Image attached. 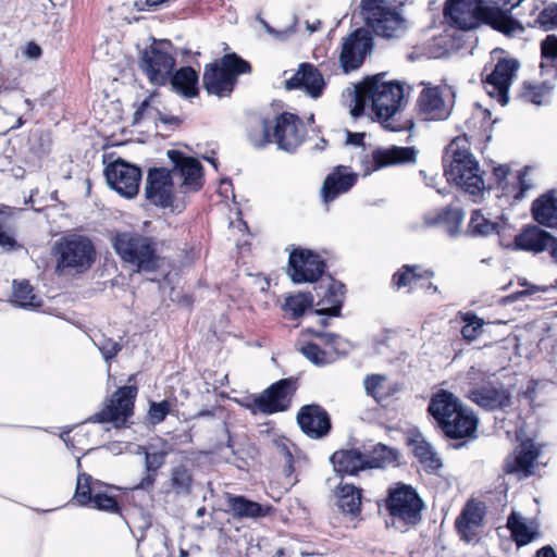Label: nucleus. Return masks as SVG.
Returning a JSON list of instances; mask_svg holds the SVG:
<instances>
[{
  "mask_svg": "<svg viewBox=\"0 0 557 557\" xmlns=\"http://www.w3.org/2000/svg\"><path fill=\"white\" fill-rule=\"evenodd\" d=\"M462 407L459 399L447 391H440L430 400L429 412L435 419L440 428Z\"/></svg>",
  "mask_w": 557,
  "mask_h": 557,
  "instance_id": "7c9ffc66",
  "label": "nucleus"
},
{
  "mask_svg": "<svg viewBox=\"0 0 557 557\" xmlns=\"http://www.w3.org/2000/svg\"><path fill=\"white\" fill-rule=\"evenodd\" d=\"M385 507L393 524L405 527L420 522L424 504L411 485L395 483L388 488Z\"/></svg>",
  "mask_w": 557,
  "mask_h": 557,
  "instance_id": "1a4fd4ad",
  "label": "nucleus"
},
{
  "mask_svg": "<svg viewBox=\"0 0 557 557\" xmlns=\"http://www.w3.org/2000/svg\"><path fill=\"white\" fill-rule=\"evenodd\" d=\"M168 449L159 451H149L145 446H138V454L145 456V475L139 483L134 487L135 490L151 491L156 484L158 471L164 466L165 459L169 455Z\"/></svg>",
  "mask_w": 557,
  "mask_h": 557,
  "instance_id": "c756f323",
  "label": "nucleus"
},
{
  "mask_svg": "<svg viewBox=\"0 0 557 557\" xmlns=\"http://www.w3.org/2000/svg\"><path fill=\"white\" fill-rule=\"evenodd\" d=\"M301 354L313 364L315 366H324L333 361L332 356L321 349L314 343H307L300 347Z\"/></svg>",
  "mask_w": 557,
  "mask_h": 557,
  "instance_id": "603ef678",
  "label": "nucleus"
},
{
  "mask_svg": "<svg viewBox=\"0 0 557 557\" xmlns=\"http://www.w3.org/2000/svg\"><path fill=\"white\" fill-rule=\"evenodd\" d=\"M168 157L173 163L172 171L164 168H153L148 171L145 196L152 205L169 208L174 202L173 176L182 181L183 193L197 191L202 187V166L191 157L177 150H169Z\"/></svg>",
  "mask_w": 557,
  "mask_h": 557,
  "instance_id": "f257e3e1",
  "label": "nucleus"
},
{
  "mask_svg": "<svg viewBox=\"0 0 557 557\" xmlns=\"http://www.w3.org/2000/svg\"><path fill=\"white\" fill-rule=\"evenodd\" d=\"M542 57L544 59L557 58V36L548 35L541 45Z\"/></svg>",
  "mask_w": 557,
  "mask_h": 557,
  "instance_id": "bf43d9fd",
  "label": "nucleus"
},
{
  "mask_svg": "<svg viewBox=\"0 0 557 557\" xmlns=\"http://www.w3.org/2000/svg\"><path fill=\"white\" fill-rule=\"evenodd\" d=\"M483 520V510L479 504L468 503L462 510L460 518L457 519L456 525L460 533L466 534L478 528Z\"/></svg>",
  "mask_w": 557,
  "mask_h": 557,
  "instance_id": "c03bdc74",
  "label": "nucleus"
},
{
  "mask_svg": "<svg viewBox=\"0 0 557 557\" xmlns=\"http://www.w3.org/2000/svg\"><path fill=\"white\" fill-rule=\"evenodd\" d=\"M443 164L447 182L456 184L473 196L483 191V171L470 151L466 135L456 137L446 147Z\"/></svg>",
  "mask_w": 557,
  "mask_h": 557,
  "instance_id": "7ed1b4c3",
  "label": "nucleus"
},
{
  "mask_svg": "<svg viewBox=\"0 0 557 557\" xmlns=\"http://www.w3.org/2000/svg\"><path fill=\"white\" fill-rule=\"evenodd\" d=\"M273 445L275 447L276 454L284 459L288 473H292L294 471V456L292 451L294 445L285 437L273 440Z\"/></svg>",
  "mask_w": 557,
  "mask_h": 557,
  "instance_id": "4d7b16f0",
  "label": "nucleus"
},
{
  "mask_svg": "<svg viewBox=\"0 0 557 557\" xmlns=\"http://www.w3.org/2000/svg\"><path fill=\"white\" fill-rule=\"evenodd\" d=\"M313 304V296L310 293H298L286 297L283 309L290 312L294 319L301 317Z\"/></svg>",
  "mask_w": 557,
  "mask_h": 557,
  "instance_id": "de8ad7c7",
  "label": "nucleus"
},
{
  "mask_svg": "<svg viewBox=\"0 0 557 557\" xmlns=\"http://www.w3.org/2000/svg\"><path fill=\"white\" fill-rule=\"evenodd\" d=\"M528 26L540 25L545 29H549L553 26H557V4H550L543 9L533 22L528 21Z\"/></svg>",
  "mask_w": 557,
  "mask_h": 557,
  "instance_id": "6e6d98bb",
  "label": "nucleus"
},
{
  "mask_svg": "<svg viewBox=\"0 0 557 557\" xmlns=\"http://www.w3.org/2000/svg\"><path fill=\"white\" fill-rule=\"evenodd\" d=\"M334 470L341 474H356L368 468L367 455L356 449L338 450L331 456Z\"/></svg>",
  "mask_w": 557,
  "mask_h": 557,
  "instance_id": "72a5a7b5",
  "label": "nucleus"
},
{
  "mask_svg": "<svg viewBox=\"0 0 557 557\" xmlns=\"http://www.w3.org/2000/svg\"><path fill=\"white\" fill-rule=\"evenodd\" d=\"M250 71V64L237 54H225L220 63L206 66L203 73L205 89L209 95L219 98L228 97L237 83V76Z\"/></svg>",
  "mask_w": 557,
  "mask_h": 557,
  "instance_id": "6e6552de",
  "label": "nucleus"
},
{
  "mask_svg": "<svg viewBox=\"0 0 557 557\" xmlns=\"http://www.w3.org/2000/svg\"><path fill=\"white\" fill-rule=\"evenodd\" d=\"M465 213L458 208L441 209L436 213H429L425 216L428 225H442L450 236H455L459 232Z\"/></svg>",
  "mask_w": 557,
  "mask_h": 557,
  "instance_id": "c9c22d12",
  "label": "nucleus"
},
{
  "mask_svg": "<svg viewBox=\"0 0 557 557\" xmlns=\"http://www.w3.org/2000/svg\"><path fill=\"white\" fill-rule=\"evenodd\" d=\"M358 175L344 165L336 166L324 180L322 198L325 203L347 193L357 182Z\"/></svg>",
  "mask_w": 557,
  "mask_h": 557,
  "instance_id": "a878e982",
  "label": "nucleus"
},
{
  "mask_svg": "<svg viewBox=\"0 0 557 557\" xmlns=\"http://www.w3.org/2000/svg\"><path fill=\"white\" fill-rule=\"evenodd\" d=\"M518 69L517 60L502 59L497 62L493 72L483 81L486 92L496 98L502 106L508 102V90Z\"/></svg>",
  "mask_w": 557,
  "mask_h": 557,
  "instance_id": "a211bd4d",
  "label": "nucleus"
},
{
  "mask_svg": "<svg viewBox=\"0 0 557 557\" xmlns=\"http://www.w3.org/2000/svg\"><path fill=\"white\" fill-rule=\"evenodd\" d=\"M508 168L505 165H499L494 169V175L499 183H502L508 175Z\"/></svg>",
  "mask_w": 557,
  "mask_h": 557,
  "instance_id": "338daca9",
  "label": "nucleus"
},
{
  "mask_svg": "<svg viewBox=\"0 0 557 557\" xmlns=\"http://www.w3.org/2000/svg\"><path fill=\"white\" fill-rule=\"evenodd\" d=\"M362 14L373 32L384 38L401 36L406 22L398 10L386 0H362Z\"/></svg>",
  "mask_w": 557,
  "mask_h": 557,
  "instance_id": "9d476101",
  "label": "nucleus"
},
{
  "mask_svg": "<svg viewBox=\"0 0 557 557\" xmlns=\"http://www.w3.org/2000/svg\"><path fill=\"white\" fill-rule=\"evenodd\" d=\"M444 15L450 25L463 30L473 29L482 22L506 35L523 30L520 23L498 9L482 7L481 0H447Z\"/></svg>",
  "mask_w": 557,
  "mask_h": 557,
  "instance_id": "f03ea898",
  "label": "nucleus"
},
{
  "mask_svg": "<svg viewBox=\"0 0 557 557\" xmlns=\"http://www.w3.org/2000/svg\"><path fill=\"white\" fill-rule=\"evenodd\" d=\"M385 73L368 77L363 83V95L371 101L377 120L386 129L398 132L400 126L394 124L393 117L398 112L404 99V88L399 82H387Z\"/></svg>",
  "mask_w": 557,
  "mask_h": 557,
  "instance_id": "39448f33",
  "label": "nucleus"
},
{
  "mask_svg": "<svg viewBox=\"0 0 557 557\" xmlns=\"http://www.w3.org/2000/svg\"><path fill=\"white\" fill-rule=\"evenodd\" d=\"M306 135L301 119L294 113L283 112L272 121L263 120L261 134L251 133L249 139L257 148L275 143L278 149L294 152L304 143Z\"/></svg>",
  "mask_w": 557,
  "mask_h": 557,
  "instance_id": "20e7f679",
  "label": "nucleus"
},
{
  "mask_svg": "<svg viewBox=\"0 0 557 557\" xmlns=\"http://www.w3.org/2000/svg\"><path fill=\"white\" fill-rule=\"evenodd\" d=\"M555 85L552 81L525 82L520 91V97L535 106H546L550 102Z\"/></svg>",
  "mask_w": 557,
  "mask_h": 557,
  "instance_id": "f704fd0d",
  "label": "nucleus"
},
{
  "mask_svg": "<svg viewBox=\"0 0 557 557\" xmlns=\"http://www.w3.org/2000/svg\"><path fill=\"white\" fill-rule=\"evenodd\" d=\"M421 85L424 88L418 99L420 114L430 121L446 120L450 115L451 108L444 101L440 87L431 86V84L424 82Z\"/></svg>",
  "mask_w": 557,
  "mask_h": 557,
  "instance_id": "b1692460",
  "label": "nucleus"
},
{
  "mask_svg": "<svg viewBox=\"0 0 557 557\" xmlns=\"http://www.w3.org/2000/svg\"><path fill=\"white\" fill-rule=\"evenodd\" d=\"M112 245L120 258L136 267L137 272L158 268L157 242L137 232L117 233Z\"/></svg>",
  "mask_w": 557,
  "mask_h": 557,
  "instance_id": "0eeeda50",
  "label": "nucleus"
},
{
  "mask_svg": "<svg viewBox=\"0 0 557 557\" xmlns=\"http://www.w3.org/2000/svg\"><path fill=\"white\" fill-rule=\"evenodd\" d=\"M507 528L518 546L528 545L540 536V524L537 521L533 518H525L516 511L511 512L508 517Z\"/></svg>",
  "mask_w": 557,
  "mask_h": 557,
  "instance_id": "bb28decb",
  "label": "nucleus"
},
{
  "mask_svg": "<svg viewBox=\"0 0 557 557\" xmlns=\"http://www.w3.org/2000/svg\"><path fill=\"white\" fill-rule=\"evenodd\" d=\"M363 91H366L362 84L356 87V96H355V106L351 108L350 113L354 117H358L363 113L364 106L370 103L371 101L368 99L366 94L363 95Z\"/></svg>",
  "mask_w": 557,
  "mask_h": 557,
  "instance_id": "13d9d810",
  "label": "nucleus"
},
{
  "mask_svg": "<svg viewBox=\"0 0 557 557\" xmlns=\"http://www.w3.org/2000/svg\"><path fill=\"white\" fill-rule=\"evenodd\" d=\"M338 508L344 513L356 516L360 511L361 491L351 484H341L336 491Z\"/></svg>",
  "mask_w": 557,
  "mask_h": 557,
  "instance_id": "a19ab883",
  "label": "nucleus"
},
{
  "mask_svg": "<svg viewBox=\"0 0 557 557\" xmlns=\"http://www.w3.org/2000/svg\"><path fill=\"white\" fill-rule=\"evenodd\" d=\"M433 276V271L424 269L421 265L405 264L393 275V284L397 287V289L404 287L412 288L413 284L421 280H430Z\"/></svg>",
  "mask_w": 557,
  "mask_h": 557,
  "instance_id": "ea45409f",
  "label": "nucleus"
},
{
  "mask_svg": "<svg viewBox=\"0 0 557 557\" xmlns=\"http://www.w3.org/2000/svg\"><path fill=\"white\" fill-rule=\"evenodd\" d=\"M314 336L321 338L325 344L330 345L334 350L339 349L341 338L333 333L314 332Z\"/></svg>",
  "mask_w": 557,
  "mask_h": 557,
  "instance_id": "052dcab7",
  "label": "nucleus"
},
{
  "mask_svg": "<svg viewBox=\"0 0 557 557\" xmlns=\"http://www.w3.org/2000/svg\"><path fill=\"white\" fill-rule=\"evenodd\" d=\"M12 304L18 308L33 309L41 306L28 281H13Z\"/></svg>",
  "mask_w": 557,
  "mask_h": 557,
  "instance_id": "79ce46f5",
  "label": "nucleus"
},
{
  "mask_svg": "<svg viewBox=\"0 0 557 557\" xmlns=\"http://www.w3.org/2000/svg\"><path fill=\"white\" fill-rule=\"evenodd\" d=\"M137 396L136 386L120 387L106 404L104 408L91 416L90 422H111L116 428L125 424L127 419L133 416L134 401Z\"/></svg>",
  "mask_w": 557,
  "mask_h": 557,
  "instance_id": "4468645a",
  "label": "nucleus"
},
{
  "mask_svg": "<svg viewBox=\"0 0 557 557\" xmlns=\"http://www.w3.org/2000/svg\"><path fill=\"white\" fill-rule=\"evenodd\" d=\"M109 186L125 198H133L139 190L141 171L123 160H117L106 169Z\"/></svg>",
  "mask_w": 557,
  "mask_h": 557,
  "instance_id": "dca6fc26",
  "label": "nucleus"
},
{
  "mask_svg": "<svg viewBox=\"0 0 557 557\" xmlns=\"http://www.w3.org/2000/svg\"><path fill=\"white\" fill-rule=\"evenodd\" d=\"M417 150L414 147L391 146L373 150L371 160L362 162L364 175L383 168L414 163Z\"/></svg>",
  "mask_w": 557,
  "mask_h": 557,
  "instance_id": "6ab92c4d",
  "label": "nucleus"
},
{
  "mask_svg": "<svg viewBox=\"0 0 557 557\" xmlns=\"http://www.w3.org/2000/svg\"><path fill=\"white\" fill-rule=\"evenodd\" d=\"M324 270V261L309 249H295L289 255L288 275L296 284L315 282Z\"/></svg>",
  "mask_w": 557,
  "mask_h": 557,
  "instance_id": "2eb2a0df",
  "label": "nucleus"
},
{
  "mask_svg": "<svg viewBox=\"0 0 557 557\" xmlns=\"http://www.w3.org/2000/svg\"><path fill=\"white\" fill-rule=\"evenodd\" d=\"M346 136H347V138H346L347 145H351V146H356V147H361L364 145V137H366L364 133H352V132L347 131Z\"/></svg>",
  "mask_w": 557,
  "mask_h": 557,
  "instance_id": "e2e57ef3",
  "label": "nucleus"
},
{
  "mask_svg": "<svg viewBox=\"0 0 557 557\" xmlns=\"http://www.w3.org/2000/svg\"><path fill=\"white\" fill-rule=\"evenodd\" d=\"M397 451L386 445L377 444L367 455L368 468H383L397 459Z\"/></svg>",
  "mask_w": 557,
  "mask_h": 557,
  "instance_id": "49530a36",
  "label": "nucleus"
},
{
  "mask_svg": "<svg viewBox=\"0 0 557 557\" xmlns=\"http://www.w3.org/2000/svg\"><path fill=\"white\" fill-rule=\"evenodd\" d=\"M107 486L85 472H78L74 499L81 506L98 510L117 512L119 504L107 493Z\"/></svg>",
  "mask_w": 557,
  "mask_h": 557,
  "instance_id": "ddd939ff",
  "label": "nucleus"
},
{
  "mask_svg": "<svg viewBox=\"0 0 557 557\" xmlns=\"http://www.w3.org/2000/svg\"><path fill=\"white\" fill-rule=\"evenodd\" d=\"M41 48L36 42H27L23 49V54L27 59L37 60L41 55Z\"/></svg>",
  "mask_w": 557,
  "mask_h": 557,
  "instance_id": "680f3d73",
  "label": "nucleus"
},
{
  "mask_svg": "<svg viewBox=\"0 0 557 557\" xmlns=\"http://www.w3.org/2000/svg\"><path fill=\"white\" fill-rule=\"evenodd\" d=\"M54 256L57 272L81 274L92 267L97 253L92 242L88 237L71 234L55 243Z\"/></svg>",
  "mask_w": 557,
  "mask_h": 557,
  "instance_id": "423d86ee",
  "label": "nucleus"
},
{
  "mask_svg": "<svg viewBox=\"0 0 557 557\" xmlns=\"http://www.w3.org/2000/svg\"><path fill=\"white\" fill-rule=\"evenodd\" d=\"M71 429L64 430L60 434V438L64 442L65 446L70 449L74 448V441L73 437H71Z\"/></svg>",
  "mask_w": 557,
  "mask_h": 557,
  "instance_id": "69168bd1",
  "label": "nucleus"
},
{
  "mask_svg": "<svg viewBox=\"0 0 557 557\" xmlns=\"http://www.w3.org/2000/svg\"><path fill=\"white\" fill-rule=\"evenodd\" d=\"M194 475L193 470L185 463H178L171 468L169 486L170 492L177 496H187L193 491Z\"/></svg>",
  "mask_w": 557,
  "mask_h": 557,
  "instance_id": "e433bc0d",
  "label": "nucleus"
},
{
  "mask_svg": "<svg viewBox=\"0 0 557 557\" xmlns=\"http://www.w3.org/2000/svg\"><path fill=\"white\" fill-rule=\"evenodd\" d=\"M345 286L329 277L314 287L317 301L315 313L319 315L337 317L341 312L344 299Z\"/></svg>",
  "mask_w": 557,
  "mask_h": 557,
  "instance_id": "5701e85b",
  "label": "nucleus"
},
{
  "mask_svg": "<svg viewBox=\"0 0 557 557\" xmlns=\"http://www.w3.org/2000/svg\"><path fill=\"white\" fill-rule=\"evenodd\" d=\"M497 224L487 220L480 210H474L469 222V231L473 235H488L496 231Z\"/></svg>",
  "mask_w": 557,
  "mask_h": 557,
  "instance_id": "8fccbe9b",
  "label": "nucleus"
},
{
  "mask_svg": "<svg viewBox=\"0 0 557 557\" xmlns=\"http://www.w3.org/2000/svg\"><path fill=\"white\" fill-rule=\"evenodd\" d=\"M363 386L367 395L371 396L376 403H382L394 393V388L384 374L367 375L363 380Z\"/></svg>",
  "mask_w": 557,
  "mask_h": 557,
  "instance_id": "37998d69",
  "label": "nucleus"
},
{
  "mask_svg": "<svg viewBox=\"0 0 557 557\" xmlns=\"http://www.w3.org/2000/svg\"><path fill=\"white\" fill-rule=\"evenodd\" d=\"M297 422L301 431L310 438L325 437L331 431L330 416L320 405L302 406L297 414Z\"/></svg>",
  "mask_w": 557,
  "mask_h": 557,
  "instance_id": "4be33fe9",
  "label": "nucleus"
},
{
  "mask_svg": "<svg viewBox=\"0 0 557 557\" xmlns=\"http://www.w3.org/2000/svg\"><path fill=\"white\" fill-rule=\"evenodd\" d=\"M468 396L478 406L487 410L503 409L511 403V396L504 385L490 377L482 385L471 388Z\"/></svg>",
  "mask_w": 557,
  "mask_h": 557,
  "instance_id": "aec40b11",
  "label": "nucleus"
},
{
  "mask_svg": "<svg viewBox=\"0 0 557 557\" xmlns=\"http://www.w3.org/2000/svg\"><path fill=\"white\" fill-rule=\"evenodd\" d=\"M446 436L450 438H462L475 432L476 418L463 406L457 410L451 418L441 428Z\"/></svg>",
  "mask_w": 557,
  "mask_h": 557,
  "instance_id": "2f4dec72",
  "label": "nucleus"
},
{
  "mask_svg": "<svg viewBox=\"0 0 557 557\" xmlns=\"http://www.w3.org/2000/svg\"><path fill=\"white\" fill-rule=\"evenodd\" d=\"M95 346L99 349L103 360L110 364V362L116 357V355L121 351L122 345L104 335H101L99 338L92 339Z\"/></svg>",
  "mask_w": 557,
  "mask_h": 557,
  "instance_id": "3c124183",
  "label": "nucleus"
},
{
  "mask_svg": "<svg viewBox=\"0 0 557 557\" xmlns=\"http://www.w3.org/2000/svg\"><path fill=\"white\" fill-rule=\"evenodd\" d=\"M324 85L322 74L309 63L300 64L298 71L285 82L286 89H304L312 98L321 96Z\"/></svg>",
  "mask_w": 557,
  "mask_h": 557,
  "instance_id": "393cba45",
  "label": "nucleus"
},
{
  "mask_svg": "<svg viewBox=\"0 0 557 557\" xmlns=\"http://www.w3.org/2000/svg\"><path fill=\"white\" fill-rule=\"evenodd\" d=\"M408 441L414 457L426 472L436 473L442 468V459L421 433H412Z\"/></svg>",
  "mask_w": 557,
  "mask_h": 557,
  "instance_id": "c85d7f7f",
  "label": "nucleus"
},
{
  "mask_svg": "<svg viewBox=\"0 0 557 557\" xmlns=\"http://www.w3.org/2000/svg\"><path fill=\"white\" fill-rule=\"evenodd\" d=\"M465 323L461 329L462 338L467 342L478 339L483 333L484 321L473 312H465L460 315Z\"/></svg>",
  "mask_w": 557,
  "mask_h": 557,
  "instance_id": "09e8293b",
  "label": "nucleus"
},
{
  "mask_svg": "<svg viewBox=\"0 0 557 557\" xmlns=\"http://www.w3.org/2000/svg\"><path fill=\"white\" fill-rule=\"evenodd\" d=\"M16 242L13 237V232L10 228V213L8 211H0V246L4 249L11 250L15 247Z\"/></svg>",
  "mask_w": 557,
  "mask_h": 557,
  "instance_id": "5fc2aeb1",
  "label": "nucleus"
},
{
  "mask_svg": "<svg viewBox=\"0 0 557 557\" xmlns=\"http://www.w3.org/2000/svg\"><path fill=\"white\" fill-rule=\"evenodd\" d=\"M539 456L540 447L532 440H525L506 458L504 471L507 474H516L519 479L528 478L534 473Z\"/></svg>",
  "mask_w": 557,
  "mask_h": 557,
  "instance_id": "412c9836",
  "label": "nucleus"
},
{
  "mask_svg": "<svg viewBox=\"0 0 557 557\" xmlns=\"http://www.w3.org/2000/svg\"><path fill=\"white\" fill-rule=\"evenodd\" d=\"M227 505L236 518H259L267 516L269 508L244 496L227 495Z\"/></svg>",
  "mask_w": 557,
  "mask_h": 557,
  "instance_id": "58836bf2",
  "label": "nucleus"
},
{
  "mask_svg": "<svg viewBox=\"0 0 557 557\" xmlns=\"http://www.w3.org/2000/svg\"><path fill=\"white\" fill-rule=\"evenodd\" d=\"M372 49V38L363 29H357L343 40L338 55L344 73L359 69Z\"/></svg>",
  "mask_w": 557,
  "mask_h": 557,
  "instance_id": "f3484780",
  "label": "nucleus"
},
{
  "mask_svg": "<svg viewBox=\"0 0 557 557\" xmlns=\"http://www.w3.org/2000/svg\"><path fill=\"white\" fill-rule=\"evenodd\" d=\"M536 557H557L555 550L550 546H544L537 550Z\"/></svg>",
  "mask_w": 557,
  "mask_h": 557,
  "instance_id": "774afa93",
  "label": "nucleus"
},
{
  "mask_svg": "<svg viewBox=\"0 0 557 557\" xmlns=\"http://www.w3.org/2000/svg\"><path fill=\"white\" fill-rule=\"evenodd\" d=\"M545 251L548 253L553 264L557 265V237L552 235Z\"/></svg>",
  "mask_w": 557,
  "mask_h": 557,
  "instance_id": "0e129e2a",
  "label": "nucleus"
},
{
  "mask_svg": "<svg viewBox=\"0 0 557 557\" xmlns=\"http://www.w3.org/2000/svg\"><path fill=\"white\" fill-rule=\"evenodd\" d=\"M154 98L150 96L145 99L134 113L133 123L139 124L143 120L156 122L160 120L162 123L172 124L176 122V117H166L161 114L159 109L153 104Z\"/></svg>",
  "mask_w": 557,
  "mask_h": 557,
  "instance_id": "a18cd8bd",
  "label": "nucleus"
},
{
  "mask_svg": "<svg viewBox=\"0 0 557 557\" xmlns=\"http://www.w3.org/2000/svg\"><path fill=\"white\" fill-rule=\"evenodd\" d=\"M172 88L185 98L198 95V73L189 67H182L170 76Z\"/></svg>",
  "mask_w": 557,
  "mask_h": 557,
  "instance_id": "4c0bfd02",
  "label": "nucleus"
},
{
  "mask_svg": "<svg viewBox=\"0 0 557 557\" xmlns=\"http://www.w3.org/2000/svg\"><path fill=\"white\" fill-rule=\"evenodd\" d=\"M531 211L533 219L540 225L557 228V195L555 191H548L535 199Z\"/></svg>",
  "mask_w": 557,
  "mask_h": 557,
  "instance_id": "473e14b6",
  "label": "nucleus"
},
{
  "mask_svg": "<svg viewBox=\"0 0 557 557\" xmlns=\"http://www.w3.org/2000/svg\"><path fill=\"white\" fill-rule=\"evenodd\" d=\"M552 234L537 225L525 226L513 240L517 250L539 255L545 252Z\"/></svg>",
  "mask_w": 557,
  "mask_h": 557,
  "instance_id": "cd10ccee",
  "label": "nucleus"
},
{
  "mask_svg": "<svg viewBox=\"0 0 557 557\" xmlns=\"http://www.w3.org/2000/svg\"><path fill=\"white\" fill-rule=\"evenodd\" d=\"M174 404L172 400L164 399L156 403L151 401L148 410V418L152 424H159L166 418L168 414L174 413Z\"/></svg>",
  "mask_w": 557,
  "mask_h": 557,
  "instance_id": "864d4df0",
  "label": "nucleus"
},
{
  "mask_svg": "<svg viewBox=\"0 0 557 557\" xmlns=\"http://www.w3.org/2000/svg\"><path fill=\"white\" fill-rule=\"evenodd\" d=\"M295 389V382L290 379H284L272 384L258 396L248 395L235 400L252 413L272 414L284 411L289 407Z\"/></svg>",
  "mask_w": 557,
  "mask_h": 557,
  "instance_id": "f8f14e48",
  "label": "nucleus"
},
{
  "mask_svg": "<svg viewBox=\"0 0 557 557\" xmlns=\"http://www.w3.org/2000/svg\"><path fill=\"white\" fill-rule=\"evenodd\" d=\"M174 66V47L169 40L153 39L140 54L139 67L154 85H164Z\"/></svg>",
  "mask_w": 557,
  "mask_h": 557,
  "instance_id": "9b49d317",
  "label": "nucleus"
}]
</instances>
